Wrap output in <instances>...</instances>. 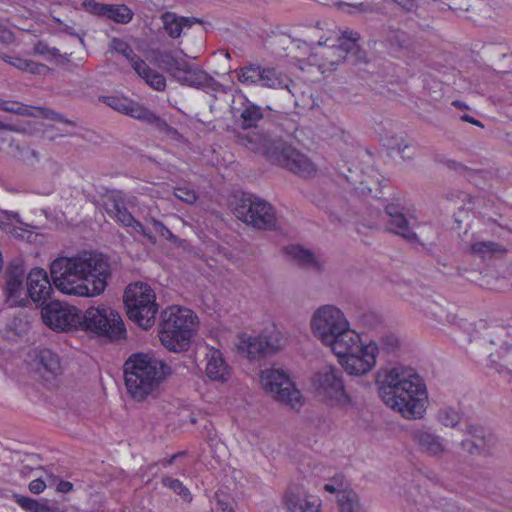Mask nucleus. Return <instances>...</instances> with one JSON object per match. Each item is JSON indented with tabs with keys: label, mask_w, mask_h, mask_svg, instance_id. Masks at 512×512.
Returning <instances> with one entry per match:
<instances>
[{
	"label": "nucleus",
	"mask_w": 512,
	"mask_h": 512,
	"mask_svg": "<svg viewBox=\"0 0 512 512\" xmlns=\"http://www.w3.org/2000/svg\"><path fill=\"white\" fill-rule=\"evenodd\" d=\"M134 70L153 89L157 91H163L165 89V77L159 72L151 69L144 60L142 62H138Z\"/></svg>",
	"instance_id": "33"
},
{
	"label": "nucleus",
	"mask_w": 512,
	"mask_h": 512,
	"mask_svg": "<svg viewBox=\"0 0 512 512\" xmlns=\"http://www.w3.org/2000/svg\"><path fill=\"white\" fill-rule=\"evenodd\" d=\"M359 33L352 30L344 31L338 38V43L331 46H323L319 54L323 58V66H335L343 62L350 54L360 52L358 45Z\"/></svg>",
	"instance_id": "14"
},
{
	"label": "nucleus",
	"mask_w": 512,
	"mask_h": 512,
	"mask_svg": "<svg viewBox=\"0 0 512 512\" xmlns=\"http://www.w3.org/2000/svg\"><path fill=\"white\" fill-rule=\"evenodd\" d=\"M385 40L394 50H408L413 44L409 34L394 27H388L385 30Z\"/></svg>",
	"instance_id": "35"
},
{
	"label": "nucleus",
	"mask_w": 512,
	"mask_h": 512,
	"mask_svg": "<svg viewBox=\"0 0 512 512\" xmlns=\"http://www.w3.org/2000/svg\"><path fill=\"white\" fill-rule=\"evenodd\" d=\"M124 303L129 319L143 329L153 326L158 305L152 288L143 282L129 284L124 292Z\"/></svg>",
	"instance_id": "6"
},
{
	"label": "nucleus",
	"mask_w": 512,
	"mask_h": 512,
	"mask_svg": "<svg viewBox=\"0 0 512 512\" xmlns=\"http://www.w3.org/2000/svg\"><path fill=\"white\" fill-rule=\"evenodd\" d=\"M165 32L171 38H179L184 29L191 28L195 23L202 21L195 17H182L174 12H165L161 15Z\"/></svg>",
	"instance_id": "29"
},
{
	"label": "nucleus",
	"mask_w": 512,
	"mask_h": 512,
	"mask_svg": "<svg viewBox=\"0 0 512 512\" xmlns=\"http://www.w3.org/2000/svg\"><path fill=\"white\" fill-rule=\"evenodd\" d=\"M0 58L21 71L29 72L35 75L42 74L48 70V67L45 64L37 63L35 61L24 59L18 56H8L3 54L1 51Z\"/></svg>",
	"instance_id": "34"
},
{
	"label": "nucleus",
	"mask_w": 512,
	"mask_h": 512,
	"mask_svg": "<svg viewBox=\"0 0 512 512\" xmlns=\"http://www.w3.org/2000/svg\"><path fill=\"white\" fill-rule=\"evenodd\" d=\"M43 322L54 331L68 332L81 327V313L75 306L52 301L41 310Z\"/></svg>",
	"instance_id": "12"
},
{
	"label": "nucleus",
	"mask_w": 512,
	"mask_h": 512,
	"mask_svg": "<svg viewBox=\"0 0 512 512\" xmlns=\"http://www.w3.org/2000/svg\"><path fill=\"white\" fill-rule=\"evenodd\" d=\"M262 65L249 63L234 71L237 80L247 86H259Z\"/></svg>",
	"instance_id": "37"
},
{
	"label": "nucleus",
	"mask_w": 512,
	"mask_h": 512,
	"mask_svg": "<svg viewBox=\"0 0 512 512\" xmlns=\"http://www.w3.org/2000/svg\"><path fill=\"white\" fill-rule=\"evenodd\" d=\"M236 141L247 149L264 155L269 161H273L278 151V146L282 145L281 140L273 139L263 130L250 129L240 131L236 134Z\"/></svg>",
	"instance_id": "15"
},
{
	"label": "nucleus",
	"mask_w": 512,
	"mask_h": 512,
	"mask_svg": "<svg viewBox=\"0 0 512 512\" xmlns=\"http://www.w3.org/2000/svg\"><path fill=\"white\" fill-rule=\"evenodd\" d=\"M293 81L290 77L272 66H262L259 86L268 89H287L291 92Z\"/></svg>",
	"instance_id": "30"
},
{
	"label": "nucleus",
	"mask_w": 512,
	"mask_h": 512,
	"mask_svg": "<svg viewBox=\"0 0 512 512\" xmlns=\"http://www.w3.org/2000/svg\"><path fill=\"white\" fill-rule=\"evenodd\" d=\"M284 253L290 261L304 269L314 272H321L324 269L325 260L300 245L287 246Z\"/></svg>",
	"instance_id": "25"
},
{
	"label": "nucleus",
	"mask_w": 512,
	"mask_h": 512,
	"mask_svg": "<svg viewBox=\"0 0 512 512\" xmlns=\"http://www.w3.org/2000/svg\"><path fill=\"white\" fill-rule=\"evenodd\" d=\"M73 489V484L68 481H60L57 490L62 493H68Z\"/></svg>",
	"instance_id": "60"
},
{
	"label": "nucleus",
	"mask_w": 512,
	"mask_h": 512,
	"mask_svg": "<svg viewBox=\"0 0 512 512\" xmlns=\"http://www.w3.org/2000/svg\"><path fill=\"white\" fill-rule=\"evenodd\" d=\"M159 62L167 72H169L173 78H176L178 74H183L181 70L186 67V61L183 59L176 58L171 52H164L159 57Z\"/></svg>",
	"instance_id": "42"
},
{
	"label": "nucleus",
	"mask_w": 512,
	"mask_h": 512,
	"mask_svg": "<svg viewBox=\"0 0 512 512\" xmlns=\"http://www.w3.org/2000/svg\"><path fill=\"white\" fill-rule=\"evenodd\" d=\"M205 360V373L210 380L224 383L230 379L231 368L220 350L214 347H207Z\"/></svg>",
	"instance_id": "23"
},
{
	"label": "nucleus",
	"mask_w": 512,
	"mask_h": 512,
	"mask_svg": "<svg viewBox=\"0 0 512 512\" xmlns=\"http://www.w3.org/2000/svg\"><path fill=\"white\" fill-rule=\"evenodd\" d=\"M34 112L37 114V116H41L46 119H51V120L66 123L69 125H74V123L72 121L65 119L61 114H59L51 109H48V108L35 107Z\"/></svg>",
	"instance_id": "50"
},
{
	"label": "nucleus",
	"mask_w": 512,
	"mask_h": 512,
	"mask_svg": "<svg viewBox=\"0 0 512 512\" xmlns=\"http://www.w3.org/2000/svg\"><path fill=\"white\" fill-rule=\"evenodd\" d=\"M467 432L473 437V440H463L462 447L469 453H480L487 444V439L483 429L476 426H469L467 428Z\"/></svg>",
	"instance_id": "38"
},
{
	"label": "nucleus",
	"mask_w": 512,
	"mask_h": 512,
	"mask_svg": "<svg viewBox=\"0 0 512 512\" xmlns=\"http://www.w3.org/2000/svg\"><path fill=\"white\" fill-rule=\"evenodd\" d=\"M424 314L426 317L433 319L434 321H436L438 323L444 322L443 316L445 314V311L442 308V306H440L436 303H428L424 307Z\"/></svg>",
	"instance_id": "49"
},
{
	"label": "nucleus",
	"mask_w": 512,
	"mask_h": 512,
	"mask_svg": "<svg viewBox=\"0 0 512 512\" xmlns=\"http://www.w3.org/2000/svg\"><path fill=\"white\" fill-rule=\"evenodd\" d=\"M462 120L466 121V122H469L471 124H474V125H477V126H482L480 121L474 119L473 117L469 116V115H463L462 116Z\"/></svg>",
	"instance_id": "63"
},
{
	"label": "nucleus",
	"mask_w": 512,
	"mask_h": 512,
	"mask_svg": "<svg viewBox=\"0 0 512 512\" xmlns=\"http://www.w3.org/2000/svg\"><path fill=\"white\" fill-rule=\"evenodd\" d=\"M145 122L153 126L155 130L167 140H171L177 143L184 141L183 135L179 133L177 129L170 126L164 119L160 118L152 111H150Z\"/></svg>",
	"instance_id": "32"
},
{
	"label": "nucleus",
	"mask_w": 512,
	"mask_h": 512,
	"mask_svg": "<svg viewBox=\"0 0 512 512\" xmlns=\"http://www.w3.org/2000/svg\"><path fill=\"white\" fill-rule=\"evenodd\" d=\"M110 275L107 258L95 252L58 257L50 265V276L55 288L71 296L94 297L102 294Z\"/></svg>",
	"instance_id": "1"
},
{
	"label": "nucleus",
	"mask_w": 512,
	"mask_h": 512,
	"mask_svg": "<svg viewBox=\"0 0 512 512\" xmlns=\"http://www.w3.org/2000/svg\"><path fill=\"white\" fill-rule=\"evenodd\" d=\"M215 498L217 500V510L220 512H235L231 505L221 498L219 493L215 494Z\"/></svg>",
	"instance_id": "58"
},
{
	"label": "nucleus",
	"mask_w": 512,
	"mask_h": 512,
	"mask_svg": "<svg viewBox=\"0 0 512 512\" xmlns=\"http://www.w3.org/2000/svg\"><path fill=\"white\" fill-rule=\"evenodd\" d=\"M152 229L155 234L159 235L163 239H167L172 242L177 240L176 236L161 221H154Z\"/></svg>",
	"instance_id": "53"
},
{
	"label": "nucleus",
	"mask_w": 512,
	"mask_h": 512,
	"mask_svg": "<svg viewBox=\"0 0 512 512\" xmlns=\"http://www.w3.org/2000/svg\"><path fill=\"white\" fill-rule=\"evenodd\" d=\"M196 315L188 308L171 306L161 313L159 338L170 351L182 352L188 349L195 327Z\"/></svg>",
	"instance_id": "5"
},
{
	"label": "nucleus",
	"mask_w": 512,
	"mask_h": 512,
	"mask_svg": "<svg viewBox=\"0 0 512 512\" xmlns=\"http://www.w3.org/2000/svg\"><path fill=\"white\" fill-rule=\"evenodd\" d=\"M384 403L408 419L421 418L426 410L425 384L414 369L395 366L389 369L379 389Z\"/></svg>",
	"instance_id": "2"
},
{
	"label": "nucleus",
	"mask_w": 512,
	"mask_h": 512,
	"mask_svg": "<svg viewBox=\"0 0 512 512\" xmlns=\"http://www.w3.org/2000/svg\"><path fill=\"white\" fill-rule=\"evenodd\" d=\"M109 47L112 51L123 55L131 63L133 69H135L138 62L143 61L138 55H136L131 46L120 38H113Z\"/></svg>",
	"instance_id": "40"
},
{
	"label": "nucleus",
	"mask_w": 512,
	"mask_h": 512,
	"mask_svg": "<svg viewBox=\"0 0 512 512\" xmlns=\"http://www.w3.org/2000/svg\"><path fill=\"white\" fill-rule=\"evenodd\" d=\"M234 213L247 225L258 230H275L277 217L273 206L267 201L253 196H244L237 203Z\"/></svg>",
	"instance_id": "11"
},
{
	"label": "nucleus",
	"mask_w": 512,
	"mask_h": 512,
	"mask_svg": "<svg viewBox=\"0 0 512 512\" xmlns=\"http://www.w3.org/2000/svg\"><path fill=\"white\" fill-rule=\"evenodd\" d=\"M260 383L265 392L276 402L295 411L303 407L305 403L303 395L283 369L271 367L263 370L260 374Z\"/></svg>",
	"instance_id": "8"
},
{
	"label": "nucleus",
	"mask_w": 512,
	"mask_h": 512,
	"mask_svg": "<svg viewBox=\"0 0 512 512\" xmlns=\"http://www.w3.org/2000/svg\"><path fill=\"white\" fill-rule=\"evenodd\" d=\"M235 347L239 354L249 359L268 356L267 342L264 336L240 333L237 335Z\"/></svg>",
	"instance_id": "24"
},
{
	"label": "nucleus",
	"mask_w": 512,
	"mask_h": 512,
	"mask_svg": "<svg viewBox=\"0 0 512 512\" xmlns=\"http://www.w3.org/2000/svg\"><path fill=\"white\" fill-rule=\"evenodd\" d=\"M437 419L444 426L455 427L460 421V414L452 407H444L438 411Z\"/></svg>",
	"instance_id": "45"
},
{
	"label": "nucleus",
	"mask_w": 512,
	"mask_h": 512,
	"mask_svg": "<svg viewBox=\"0 0 512 512\" xmlns=\"http://www.w3.org/2000/svg\"><path fill=\"white\" fill-rule=\"evenodd\" d=\"M471 251L482 257H488L495 254H504L506 252V249L493 241H478L471 245Z\"/></svg>",
	"instance_id": "41"
},
{
	"label": "nucleus",
	"mask_w": 512,
	"mask_h": 512,
	"mask_svg": "<svg viewBox=\"0 0 512 512\" xmlns=\"http://www.w3.org/2000/svg\"><path fill=\"white\" fill-rule=\"evenodd\" d=\"M312 386L316 395L330 406L345 409L351 405L342 372L335 366L327 365L319 369L312 378Z\"/></svg>",
	"instance_id": "10"
},
{
	"label": "nucleus",
	"mask_w": 512,
	"mask_h": 512,
	"mask_svg": "<svg viewBox=\"0 0 512 512\" xmlns=\"http://www.w3.org/2000/svg\"><path fill=\"white\" fill-rule=\"evenodd\" d=\"M34 53L36 54H39V55H46V54H50V55H57L58 54V49L56 48H50L48 47V45L42 41H39L37 42L35 45H34Z\"/></svg>",
	"instance_id": "56"
},
{
	"label": "nucleus",
	"mask_w": 512,
	"mask_h": 512,
	"mask_svg": "<svg viewBox=\"0 0 512 512\" xmlns=\"http://www.w3.org/2000/svg\"><path fill=\"white\" fill-rule=\"evenodd\" d=\"M46 488V484L42 479H35L29 483V490L33 494H40Z\"/></svg>",
	"instance_id": "57"
},
{
	"label": "nucleus",
	"mask_w": 512,
	"mask_h": 512,
	"mask_svg": "<svg viewBox=\"0 0 512 512\" xmlns=\"http://www.w3.org/2000/svg\"><path fill=\"white\" fill-rule=\"evenodd\" d=\"M81 328L109 340L125 337L126 329L119 313L111 307L99 305L89 307L81 315Z\"/></svg>",
	"instance_id": "9"
},
{
	"label": "nucleus",
	"mask_w": 512,
	"mask_h": 512,
	"mask_svg": "<svg viewBox=\"0 0 512 512\" xmlns=\"http://www.w3.org/2000/svg\"><path fill=\"white\" fill-rule=\"evenodd\" d=\"M34 108L35 107L27 106L17 101H5L2 111L22 116L37 117V114L34 112Z\"/></svg>",
	"instance_id": "46"
},
{
	"label": "nucleus",
	"mask_w": 512,
	"mask_h": 512,
	"mask_svg": "<svg viewBox=\"0 0 512 512\" xmlns=\"http://www.w3.org/2000/svg\"><path fill=\"white\" fill-rule=\"evenodd\" d=\"M178 458V455H172L170 458L168 459H164L161 461V464L164 466V467H167L171 464L174 463V461Z\"/></svg>",
	"instance_id": "64"
},
{
	"label": "nucleus",
	"mask_w": 512,
	"mask_h": 512,
	"mask_svg": "<svg viewBox=\"0 0 512 512\" xmlns=\"http://www.w3.org/2000/svg\"><path fill=\"white\" fill-rule=\"evenodd\" d=\"M385 213L389 217L387 227L389 231L403 237L409 242H418V236L413 231L414 226H419L417 218L412 213H404V208L399 204L390 203L385 207Z\"/></svg>",
	"instance_id": "16"
},
{
	"label": "nucleus",
	"mask_w": 512,
	"mask_h": 512,
	"mask_svg": "<svg viewBox=\"0 0 512 512\" xmlns=\"http://www.w3.org/2000/svg\"><path fill=\"white\" fill-rule=\"evenodd\" d=\"M163 486L171 489L174 493L179 495L185 502L190 503L192 501V495L189 489L178 479H174L169 476H165L161 480Z\"/></svg>",
	"instance_id": "44"
},
{
	"label": "nucleus",
	"mask_w": 512,
	"mask_h": 512,
	"mask_svg": "<svg viewBox=\"0 0 512 512\" xmlns=\"http://www.w3.org/2000/svg\"><path fill=\"white\" fill-rule=\"evenodd\" d=\"M340 512H363L358 495L351 489L337 495Z\"/></svg>",
	"instance_id": "39"
},
{
	"label": "nucleus",
	"mask_w": 512,
	"mask_h": 512,
	"mask_svg": "<svg viewBox=\"0 0 512 512\" xmlns=\"http://www.w3.org/2000/svg\"><path fill=\"white\" fill-rule=\"evenodd\" d=\"M8 233H10L11 235H13L15 238H21L23 239L25 237V233H26V230L21 228V227H15V226H12L9 230H8Z\"/></svg>",
	"instance_id": "59"
},
{
	"label": "nucleus",
	"mask_w": 512,
	"mask_h": 512,
	"mask_svg": "<svg viewBox=\"0 0 512 512\" xmlns=\"http://www.w3.org/2000/svg\"><path fill=\"white\" fill-rule=\"evenodd\" d=\"M102 101L117 112L128 115L140 121L147 119L150 110L124 96H105Z\"/></svg>",
	"instance_id": "26"
},
{
	"label": "nucleus",
	"mask_w": 512,
	"mask_h": 512,
	"mask_svg": "<svg viewBox=\"0 0 512 512\" xmlns=\"http://www.w3.org/2000/svg\"><path fill=\"white\" fill-rule=\"evenodd\" d=\"M312 334L331 351H341L345 342L355 340V330L351 329L345 313L336 305L324 304L312 313L310 318Z\"/></svg>",
	"instance_id": "4"
},
{
	"label": "nucleus",
	"mask_w": 512,
	"mask_h": 512,
	"mask_svg": "<svg viewBox=\"0 0 512 512\" xmlns=\"http://www.w3.org/2000/svg\"><path fill=\"white\" fill-rule=\"evenodd\" d=\"M0 130H7V131H14V132L20 131L19 128H17L15 125L4 123L2 121H0Z\"/></svg>",
	"instance_id": "62"
},
{
	"label": "nucleus",
	"mask_w": 512,
	"mask_h": 512,
	"mask_svg": "<svg viewBox=\"0 0 512 512\" xmlns=\"http://www.w3.org/2000/svg\"><path fill=\"white\" fill-rule=\"evenodd\" d=\"M27 293L34 303L44 304L53 292L51 282L46 271L42 268H34L27 275Z\"/></svg>",
	"instance_id": "20"
},
{
	"label": "nucleus",
	"mask_w": 512,
	"mask_h": 512,
	"mask_svg": "<svg viewBox=\"0 0 512 512\" xmlns=\"http://www.w3.org/2000/svg\"><path fill=\"white\" fill-rule=\"evenodd\" d=\"M267 342V353L268 355L274 354L285 345L286 339L279 331H273L269 336H264Z\"/></svg>",
	"instance_id": "48"
},
{
	"label": "nucleus",
	"mask_w": 512,
	"mask_h": 512,
	"mask_svg": "<svg viewBox=\"0 0 512 512\" xmlns=\"http://www.w3.org/2000/svg\"><path fill=\"white\" fill-rule=\"evenodd\" d=\"M399 344L398 338L393 334H386L381 337V345L384 349L394 350Z\"/></svg>",
	"instance_id": "55"
},
{
	"label": "nucleus",
	"mask_w": 512,
	"mask_h": 512,
	"mask_svg": "<svg viewBox=\"0 0 512 512\" xmlns=\"http://www.w3.org/2000/svg\"><path fill=\"white\" fill-rule=\"evenodd\" d=\"M414 439L420 450L429 456L439 458L448 451L445 440L430 430H417L414 433Z\"/></svg>",
	"instance_id": "28"
},
{
	"label": "nucleus",
	"mask_w": 512,
	"mask_h": 512,
	"mask_svg": "<svg viewBox=\"0 0 512 512\" xmlns=\"http://www.w3.org/2000/svg\"><path fill=\"white\" fill-rule=\"evenodd\" d=\"M34 367L39 375L46 381L62 373L60 358L49 349H42L36 352Z\"/></svg>",
	"instance_id": "27"
},
{
	"label": "nucleus",
	"mask_w": 512,
	"mask_h": 512,
	"mask_svg": "<svg viewBox=\"0 0 512 512\" xmlns=\"http://www.w3.org/2000/svg\"><path fill=\"white\" fill-rule=\"evenodd\" d=\"M354 336L356 339L353 342H345L341 351L335 350L333 353L349 375L362 376L375 367L378 345L375 341L363 343L357 332Z\"/></svg>",
	"instance_id": "7"
},
{
	"label": "nucleus",
	"mask_w": 512,
	"mask_h": 512,
	"mask_svg": "<svg viewBox=\"0 0 512 512\" xmlns=\"http://www.w3.org/2000/svg\"><path fill=\"white\" fill-rule=\"evenodd\" d=\"M25 269L21 263H11L6 272L5 292L10 306H26L27 288L23 286Z\"/></svg>",
	"instance_id": "18"
},
{
	"label": "nucleus",
	"mask_w": 512,
	"mask_h": 512,
	"mask_svg": "<svg viewBox=\"0 0 512 512\" xmlns=\"http://www.w3.org/2000/svg\"><path fill=\"white\" fill-rule=\"evenodd\" d=\"M109 213L115 217V219L122 224L123 226L130 228L131 232H136L141 234L144 238H146L151 244H155L157 242V238L155 234L151 231L150 228H147L141 222L136 220L134 216L127 210V208L123 205V203L116 198L112 199L111 208L109 209Z\"/></svg>",
	"instance_id": "21"
},
{
	"label": "nucleus",
	"mask_w": 512,
	"mask_h": 512,
	"mask_svg": "<svg viewBox=\"0 0 512 512\" xmlns=\"http://www.w3.org/2000/svg\"><path fill=\"white\" fill-rule=\"evenodd\" d=\"M20 219L17 213L9 211H0V230L8 232L14 223H19Z\"/></svg>",
	"instance_id": "51"
},
{
	"label": "nucleus",
	"mask_w": 512,
	"mask_h": 512,
	"mask_svg": "<svg viewBox=\"0 0 512 512\" xmlns=\"http://www.w3.org/2000/svg\"><path fill=\"white\" fill-rule=\"evenodd\" d=\"M16 503L24 510L29 512H53V509L45 503L39 502L33 498L14 495Z\"/></svg>",
	"instance_id": "43"
},
{
	"label": "nucleus",
	"mask_w": 512,
	"mask_h": 512,
	"mask_svg": "<svg viewBox=\"0 0 512 512\" xmlns=\"http://www.w3.org/2000/svg\"><path fill=\"white\" fill-rule=\"evenodd\" d=\"M284 504L288 512H321V500L300 486L288 489L284 496Z\"/></svg>",
	"instance_id": "19"
},
{
	"label": "nucleus",
	"mask_w": 512,
	"mask_h": 512,
	"mask_svg": "<svg viewBox=\"0 0 512 512\" xmlns=\"http://www.w3.org/2000/svg\"><path fill=\"white\" fill-rule=\"evenodd\" d=\"M263 117V108L249 102L245 105L240 114L242 130L246 131L250 129H257V123L261 121Z\"/></svg>",
	"instance_id": "36"
},
{
	"label": "nucleus",
	"mask_w": 512,
	"mask_h": 512,
	"mask_svg": "<svg viewBox=\"0 0 512 512\" xmlns=\"http://www.w3.org/2000/svg\"><path fill=\"white\" fill-rule=\"evenodd\" d=\"M174 195L176 198H178L179 200H181L187 204H193L197 200L196 192L189 187L175 188Z\"/></svg>",
	"instance_id": "52"
},
{
	"label": "nucleus",
	"mask_w": 512,
	"mask_h": 512,
	"mask_svg": "<svg viewBox=\"0 0 512 512\" xmlns=\"http://www.w3.org/2000/svg\"><path fill=\"white\" fill-rule=\"evenodd\" d=\"M170 367L152 354L136 353L124 364V379L128 394L138 402L156 398L161 392Z\"/></svg>",
	"instance_id": "3"
},
{
	"label": "nucleus",
	"mask_w": 512,
	"mask_h": 512,
	"mask_svg": "<svg viewBox=\"0 0 512 512\" xmlns=\"http://www.w3.org/2000/svg\"><path fill=\"white\" fill-rule=\"evenodd\" d=\"M386 146L391 151H397L400 153L402 157H404V151L409 148V145L405 143L401 137H392L391 139H388Z\"/></svg>",
	"instance_id": "54"
},
{
	"label": "nucleus",
	"mask_w": 512,
	"mask_h": 512,
	"mask_svg": "<svg viewBox=\"0 0 512 512\" xmlns=\"http://www.w3.org/2000/svg\"><path fill=\"white\" fill-rule=\"evenodd\" d=\"M181 72L183 74H178L175 79L183 85L204 87L208 86L212 81V77H210L205 71L198 68H192L188 63H186V67H183Z\"/></svg>",
	"instance_id": "31"
},
{
	"label": "nucleus",
	"mask_w": 512,
	"mask_h": 512,
	"mask_svg": "<svg viewBox=\"0 0 512 512\" xmlns=\"http://www.w3.org/2000/svg\"><path fill=\"white\" fill-rule=\"evenodd\" d=\"M324 490L331 494L340 495L342 492H347L348 486L347 482L343 476L337 475L331 479L324 485Z\"/></svg>",
	"instance_id": "47"
},
{
	"label": "nucleus",
	"mask_w": 512,
	"mask_h": 512,
	"mask_svg": "<svg viewBox=\"0 0 512 512\" xmlns=\"http://www.w3.org/2000/svg\"><path fill=\"white\" fill-rule=\"evenodd\" d=\"M83 5L88 12L106 17L116 23L126 24L133 18V12L125 5L103 4L95 0H84Z\"/></svg>",
	"instance_id": "22"
},
{
	"label": "nucleus",
	"mask_w": 512,
	"mask_h": 512,
	"mask_svg": "<svg viewBox=\"0 0 512 512\" xmlns=\"http://www.w3.org/2000/svg\"><path fill=\"white\" fill-rule=\"evenodd\" d=\"M406 510L407 512H472L447 499H440L435 503L430 496L419 491L408 496Z\"/></svg>",
	"instance_id": "17"
},
{
	"label": "nucleus",
	"mask_w": 512,
	"mask_h": 512,
	"mask_svg": "<svg viewBox=\"0 0 512 512\" xmlns=\"http://www.w3.org/2000/svg\"><path fill=\"white\" fill-rule=\"evenodd\" d=\"M13 41V35L9 31H1L0 34V43L1 44H9Z\"/></svg>",
	"instance_id": "61"
},
{
	"label": "nucleus",
	"mask_w": 512,
	"mask_h": 512,
	"mask_svg": "<svg viewBox=\"0 0 512 512\" xmlns=\"http://www.w3.org/2000/svg\"><path fill=\"white\" fill-rule=\"evenodd\" d=\"M272 163H276L302 178H311L317 173V166L306 154L284 142L278 146Z\"/></svg>",
	"instance_id": "13"
}]
</instances>
